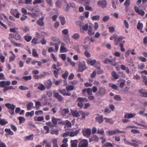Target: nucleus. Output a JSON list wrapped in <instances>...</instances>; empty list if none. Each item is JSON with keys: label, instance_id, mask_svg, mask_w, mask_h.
<instances>
[{"label": "nucleus", "instance_id": "393cba45", "mask_svg": "<svg viewBox=\"0 0 147 147\" xmlns=\"http://www.w3.org/2000/svg\"><path fill=\"white\" fill-rule=\"evenodd\" d=\"M38 85L37 88L41 91H43L45 90L46 88L45 85L42 83H39L37 84Z\"/></svg>", "mask_w": 147, "mask_h": 147}, {"label": "nucleus", "instance_id": "774afa93", "mask_svg": "<svg viewBox=\"0 0 147 147\" xmlns=\"http://www.w3.org/2000/svg\"><path fill=\"white\" fill-rule=\"evenodd\" d=\"M130 4V0H126L124 5L125 6H129Z\"/></svg>", "mask_w": 147, "mask_h": 147}, {"label": "nucleus", "instance_id": "49530a36", "mask_svg": "<svg viewBox=\"0 0 147 147\" xmlns=\"http://www.w3.org/2000/svg\"><path fill=\"white\" fill-rule=\"evenodd\" d=\"M24 38L25 40L27 42H30L32 39V37L30 36L25 35Z\"/></svg>", "mask_w": 147, "mask_h": 147}, {"label": "nucleus", "instance_id": "0eeeda50", "mask_svg": "<svg viewBox=\"0 0 147 147\" xmlns=\"http://www.w3.org/2000/svg\"><path fill=\"white\" fill-rule=\"evenodd\" d=\"M88 145V141L87 140L83 139L79 142L78 147H87Z\"/></svg>", "mask_w": 147, "mask_h": 147}, {"label": "nucleus", "instance_id": "ddd939ff", "mask_svg": "<svg viewBox=\"0 0 147 147\" xmlns=\"http://www.w3.org/2000/svg\"><path fill=\"white\" fill-rule=\"evenodd\" d=\"M10 13L12 15L14 16L16 18H19L20 13L18 12V10L17 9L11 10L10 11Z\"/></svg>", "mask_w": 147, "mask_h": 147}, {"label": "nucleus", "instance_id": "2eb2a0df", "mask_svg": "<svg viewBox=\"0 0 147 147\" xmlns=\"http://www.w3.org/2000/svg\"><path fill=\"white\" fill-rule=\"evenodd\" d=\"M134 9L135 12L138 13V14L142 16H143L145 14V12L142 10L140 9L139 8L136 6L134 7Z\"/></svg>", "mask_w": 147, "mask_h": 147}, {"label": "nucleus", "instance_id": "603ef678", "mask_svg": "<svg viewBox=\"0 0 147 147\" xmlns=\"http://www.w3.org/2000/svg\"><path fill=\"white\" fill-rule=\"evenodd\" d=\"M86 99V98L78 97L77 98V101L78 102L83 103Z\"/></svg>", "mask_w": 147, "mask_h": 147}, {"label": "nucleus", "instance_id": "680f3d73", "mask_svg": "<svg viewBox=\"0 0 147 147\" xmlns=\"http://www.w3.org/2000/svg\"><path fill=\"white\" fill-rule=\"evenodd\" d=\"M41 106V103L40 101H36L35 102V106L37 109H39Z\"/></svg>", "mask_w": 147, "mask_h": 147}, {"label": "nucleus", "instance_id": "f257e3e1", "mask_svg": "<svg viewBox=\"0 0 147 147\" xmlns=\"http://www.w3.org/2000/svg\"><path fill=\"white\" fill-rule=\"evenodd\" d=\"M76 24L80 26V30L81 32H83L84 31H87L88 29V34L90 36L92 35V24L89 23L86 24L85 25L82 26L83 25V22L81 21H79L76 22Z\"/></svg>", "mask_w": 147, "mask_h": 147}, {"label": "nucleus", "instance_id": "5701e85b", "mask_svg": "<svg viewBox=\"0 0 147 147\" xmlns=\"http://www.w3.org/2000/svg\"><path fill=\"white\" fill-rule=\"evenodd\" d=\"M80 129L76 130L75 131H71L69 133V136L71 137H73L76 136L80 132Z\"/></svg>", "mask_w": 147, "mask_h": 147}, {"label": "nucleus", "instance_id": "c756f323", "mask_svg": "<svg viewBox=\"0 0 147 147\" xmlns=\"http://www.w3.org/2000/svg\"><path fill=\"white\" fill-rule=\"evenodd\" d=\"M52 40L55 42L59 44L61 43V40L59 38L55 37H53L52 38Z\"/></svg>", "mask_w": 147, "mask_h": 147}, {"label": "nucleus", "instance_id": "052dcab7", "mask_svg": "<svg viewBox=\"0 0 147 147\" xmlns=\"http://www.w3.org/2000/svg\"><path fill=\"white\" fill-rule=\"evenodd\" d=\"M18 119L19 121V123L21 124L25 121V119L24 117H20Z\"/></svg>", "mask_w": 147, "mask_h": 147}, {"label": "nucleus", "instance_id": "423d86ee", "mask_svg": "<svg viewBox=\"0 0 147 147\" xmlns=\"http://www.w3.org/2000/svg\"><path fill=\"white\" fill-rule=\"evenodd\" d=\"M96 133L100 135H103L104 134V129L102 128L101 129H98L97 130L95 127L92 128V134Z\"/></svg>", "mask_w": 147, "mask_h": 147}, {"label": "nucleus", "instance_id": "bf43d9fd", "mask_svg": "<svg viewBox=\"0 0 147 147\" xmlns=\"http://www.w3.org/2000/svg\"><path fill=\"white\" fill-rule=\"evenodd\" d=\"M138 58L142 62H145L147 61L146 59L144 57L142 56H140L138 57Z\"/></svg>", "mask_w": 147, "mask_h": 147}, {"label": "nucleus", "instance_id": "e433bc0d", "mask_svg": "<svg viewBox=\"0 0 147 147\" xmlns=\"http://www.w3.org/2000/svg\"><path fill=\"white\" fill-rule=\"evenodd\" d=\"M33 105V103L32 102H29L27 105V110L28 111L32 109Z\"/></svg>", "mask_w": 147, "mask_h": 147}, {"label": "nucleus", "instance_id": "cd10ccee", "mask_svg": "<svg viewBox=\"0 0 147 147\" xmlns=\"http://www.w3.org/2000/svg\"><path fill=\"white\" fill-rule=\"evenodd\" d=\"M34 120L35 121H43V122H45V121H44V117L43 116L42 117H34Z\"/></svg>", "mask_w": 147, "mask_h": 147}, {"label": "nucleus", "instance_id": "79ce46f5", "mask_svg": "<svg viewBox=\"0 0 147 147\" xmlns=\"http://www.w3.org/2000/svg\"><path fill=\"white\" fill-rule=\"evenodd\" d=\"M32 54L33 56L35 57H38L39 55L37 53V51L35 49H34L32 50Z\"/></svg>", "mask_w": 147, "mask_h": 147}, {"label": "nucleus", "instance_id": "0e129e2a", "mask_svg": "<svg viewBox=\"0 0 147 147\" xmlns=\"http://www.w3.org/2000/svg\"><path fill=\"white\" fill-rule=\"evenodd\" d=\"M115 100H116L117 101H121L122 100L120 96L119 95H116L113 98Z\"/></svg>", "mask_w": 147, "mask_h": 147}, {"label": "nucleus", "instance_id": "9d476101", "mask_svg": "<svg viewBox=\"0 0 147 147\" xmlns=\"http://www.w3.org/2000/svg\"><path fill=\"white\" fill-rule=\"evenodd\" d=\"M44 84L46 87V88L49 89L51 88L53 83L51 80L49 79L45 81L44 82Z\"/></svg>", "mask_w": 147, "mask_h": 147}, {"label": "nucleus", "instance_id": "c03bdc74", "mask_svg": "<svg viewBox=\"0 0 147 147\" xmlns=\"http://www.w3.org/2000/svg\"><path fill=\"white\" fill-rule=\"evenodd\" d=\"M109 86L115 90H117L118 88L117 85L112 83L109 84Z\"/></svg>", "mask_w": 147, "mask_h": 147}, {"label": "nucleus", "instance_id": "412c9836", "mask_svg": "<svg viewBox=\"0 0 147 147\" xmlns=\"http://www.w3.org/2000/svg\"><path fill=\"white\" fill-rule=\"evenodd\" d=\"M60 51L61 53L66 52L67 51L66 48L65 47V44L63 42L61 43V45L60 49Z\"/></svg>", "mask_w": 147, "mask_h": 147}, {"label": "nucleus", "instance_id": "473e14b6", "mask_svg": "<svg viewBox=\"0 0 147 147\" xmlns=\"http://www.w3.org/2000/svg\"><path fill=\"white\" fill-rule=\"evenodd\" d=\"M121 69L123 70H126V71L127 74H129V70L128 67H126L125 65H121L120 66Z\"/></svg>", "mask_w": 147, "mask_h": 147}, {"label": "nucleus", "instance_id": "338daca9", "mask_svg": "<svg viewBox=\"0 0 147 147\" xmlns=\"http://www.w3.org/2000/svg\"><path fill=\"white\" fill-rule=\"evenodd\" d=\"M68 74H69L68 72L67 71H66L65 72V73L62 75V77L64 79H66L67 78Z\"/></svg>", "mask_w": 147, "mask_h": 147}, {"label": "nucleus", "instance_id": "58836bf2", "mask_svg": "<svg viewBox=\"0 0 147 147\" xmlns=\"http://www.w3.org/2000/svg\"><path fill=\"white\" fill-rule=\"evenodd\" d=\"M11 89L15 90V89L13 88L12 86H6L3 89V91L4 92H5L8 90Z\"/></svg>", "mask_w": 147, "mask_h": 147}, {"label": "nucleus", "instance_id": "7ed1b4c3", "mask_svg": "<svg viewBox=\"0 0 147 147\" xmlns=\"http://www.w3.org/2000/svg\"><path fill=\"white\" fill-rule=\"evenodd\" d=\"M5 106L8 109H10L8 111L9 112L11 115L14 114V109L16 106L13 104H11L9 103H7L5 104Z\"/></svg>", "mask_w": 147, "mask_h": 147}, {"label": "nucleus", "instance_id": "c85d7f7f", "mask_svg": "<svg viewBox=\"0 0 147 147\" xmlns=\"http://www.w3.org/2000/svg\"><path fill=\"white\" fill-rule=\"evenodd\" d=\"M52 122L53 123V124L54 126H56L57 123V121L60 120L59 119H57L55 118L54 117H52Z\"/></svg>", "mask_w": 147, "mask_h": 147}, {"label": "nucleus", "instance_id": "9b49d317", "mask_svg": "<svg viewBox=\"0 0 147 147\" xmlns=\"http://www.w3.org/2000/svg\"><path fill=\"white\" fill-rule=\"evenodd\" d=\"M140 96L141 97L147 98V92L146 90L141 89L138 90Z\"/></svg>", "mask_w": 147, "mask_h": 147}, {"label": "nucleus", "instance_id": "8fccbe9b", "mask_svg": "<svg viewBox=\"0 0 147 147\" xmlns=\"http://www.w3.org/2000/svg\"><path fill=\"white\" fill-rule=\"evenodd\" d=\"M113 37L115 38L114 42L115 45H117L119 44V41L117 39V35L116 34H114L113 35Z\"/></svg>", "mask_w": 147, "mask_h": 147}, {"label": "nucleus", "instance_id": "f8f14e48", "mask_svg": "<svg viewBox=\"0 0 147 147\" xmlns=\"http://www.w3.org/2000/svg\"><path fill=\"white\" fill-rule=\"evenodd\" d=\"M9 35L12 36V37L14 38L16 40H20L21 39V37L17 32L14 33L13 34L12 33L9 34Z\"/></svg>", "mask_w": 147, "mask_h": 147}, {"label": "nucleus", "instance_id": "f704fd0d", "mask_svg": "<svg viewBox=\"0 0 147 147\" xmlns=\"http://www.w3.org/2000/svg\"><path fill=\"white\" fill-rule=\"evenodd\" d=\"M34 115V111L33 110L31 111L30 112H27L26 113V117H32Z\"/></svg>", "mask_w": 147, "mask_h": 147}, {"label": "nucleus", "instance_id": "37998d69", "mask_svg": "<svg viewBox=\"0 0 147 147\" xmlns=\"http://www.w3.org/2000/svg\"><path fill=\"white\" fill-rule=\"evenodd\" d=\"M115 145L114 144H111L109 142H107L105 143L103 146V147H112L114 146Z\"/></svg>", "mask_w": 147, "mask_h": 147}, {"label": "nucleus", "instance_id": "7c9ffc66", "mask_svg": "<svg viewBox=\"0 0 147 147\" xmlns=\"http://www.w3.org/2000/svg\"><path fill=\"white\" fill-rule=\"evenodd\" d=\"M51 142L53 144V147H59L57 144V139H53L51 140Z\"/></svg>", "mask_w": 147, "mask_h": 147}, {"label": "nucleus", "instance_id": "6e6552de", "mask_svg": "<svg viewBox=\"0 0 147 147\" xmlns=\"http://www.w3.org/2000/svg\"><path fill=\"white\" fill-rule=\"evenodd\" d=\"M87 68L85 63H80L79 64L78 72H82Z\"/></svg>", "mask_w": 147, "mask_h": 147}, {"label": "nucleus", "instance_id": "13d9d810", "mask_svg": "<svg viewBox=\"0 0 147 147\" xmlns=\"http://www.w3.org/2000/svg\"><path fill=\"white\" fill-rule=\"evenodd\" d=\"M95 71L96 72L99 74H102L103 72L102 70L101 69L100 67L99 68H96L95 69Z\"/></svg>", "mask_w": 147, "mask_h": 147}, {"label": "nucleus", "instance_id": "e2e57ef3", "mask_svg": "<svg viewBox=\"0 0 147 147\" xmlns=\"http://www.w3.org/2000/svg\"><path fill=\"white\" fill-rule=\"evenodd\" d=\"M42 0H34L33 2V4L35 5L37 4L42 3Z\"/></svg>", "mask_w": 147, "mask_h": 147}, {"label": "nucleus", "instance_id": "b1692460", "mask_svg": "<svg viewBox=\"0 0 147 147\" xmlns=\"http://www.w3.org/2000/svg\"><path fill=\"white\" fill-rule=\"evenodd\" d=\"M93 65L94 67L96 68H99L100 67V63L96 61V60H92V66Z\"/></svg>", "mask_w": 147, "mask_h": 147}, {"label": "nucleus", "instance_id": "a19ab883", "mask_svg": "<svg viewBox=\"0 0 147 147\" xmlns=\"http://www.w3.org/2000/svg\"><path fill=\"white\" fill-rule=\"evenodd\" d=\"M71 113L72 115L75 117H79V113L76 111H71Z\"/></svg>", "mask_w": 147, "mask_h": 147}, {"label": "nucleus", "instance_id": "4c0bfd02", "mask_svg": "<svg viewBox=\"0 0 147 147\" xmlns=\"http://www.w3.org/2000/svg\"><path fill=\"white\" fill-rule=\"evenodd\" d=\"M104 119L105 120V122L107 123H109L110 124H112L114 123V121L112 119L110 118H108L106 117H104Z\"/></svg>", "mask_w": 147, "mask_h": 147}, {"label": "nucleus", "instance_id": "6ab92c4d", "mask_svg": "<svg viewBox=\"0 0 147 147\" xmlns=\"http://www.w3.org/2000/svg\"><path fill=\"white\" fill-rule=\"evenodd\" d=\"M100 96H102L106 94V89L103 87L100 88L98 92Z\"/></svg>", "mask_w": 147, "mask_h": 147}, {"label": "nucleus", "instance_id": "a878e982", "mask_svg": "<svg viewBox=\"0 0 147 147\" xmlns=\"http://www.w3.org/2000/svg\"><path fill=\"white\" fill-rule=\"evenodd\" d=\"M71 147H77L78 141L76 140H72L70 141Z\"/></svg>", "mask_w": 147, "mask_h": 147}, {"label": "nucleus", "instance_id": "a18cd8bd", "mask_svg": "<svg viewBox=\"0 0 147 147\" xmlns=\"http://www.w3.org/2000/svg\"><path fill=\"white\" fill-rule=\"evenodd\" d=\"M111 76L115 79H117L119 78V76L115 72L113 71L111 73Z\"/></svg>", "mask_w": 147, "mask_h": 147}, {"label": "nucleus", "instance_id": "ea45409f", "mask_svg": "<svg viewBox=\"0 0 147 147\" xmlns=\"http://www.w3.org/2000/svg\"><path fill=\"white\" fill-rule=\"evenodd\" d=\"M80 36L78 33H75L73 34L71 36V37L75 40H78L80 38Z\"/></svg>", "mask_w": 147, "mask_h": 147}, {"label": "nucleus", "instance_id": "c9c22d12", "mask_svg": "<svg viewBox=\"0 0 147 147\" xmlns=\"http://www.w3.org/2000/svg\"><path fill=\"white\" fill-rule=\"evenodd\" d=\"M80 3L84 5H88L90 3V0H80Z\"/></svg>", "mask_w": 147, "mask_h": 147}, {"label": "nucleus", "instance_id": "bb28decb", "mask_svg": "<svg viewBox=\"0 0 147 147\" xmlns=\"http://www.w3.org/2000/svg\"><path fill=\"white\" fill-rule=\"evenodd\" d=\"M104 118L102 116H99L96 118V121L98 122L99 124L102 123L103 121Z\"/></svg>", "mask_w": 147, "mask_h": 147}, {"label": "nucleus", "instance_id": "4468645a", "mask_svg": "<svg viewBox=\"0 0 147 147\" xmlns=\"http://www.w3.org/2000/svg\"><path fill=\"white\" fill-rule=\"evenodd\" d=\"M11 82L9 81L0 82V87L5 88L6 86H9L11 84Z\"/></svg>", "mask_w": 147, "mask_h": 147}, {"label": "nucleus", "instance_id": "09e8293b", "mask_svg": "<svg viewBox=\"0 0 147 147\" xmlns=\"http://www.w3.org/2000/svg\"><path fill=\"white\" fill-rule=\"evenodd\" d=\"M113 60L110 59L108 58H107L104 61V63L105 64H108L109 63H111L113 64Z\"/></svg>", "mask_w": 147, "mask_h": 147}, {"label": "nucleus", "instance_id": "4d7b16f0", "mask_svg": "<svg viewBox=\"0 0 147 147\" xmlns=\"http://www.w3.org/2000/svg\"><path fill=\"white\" fill-rule=\"evenodd\" d=\"M135 124L138 125L142 126L145 127L147 128V126L145 125H144V122L143 121H141L140 122V123H138L137 122H136L135 123Z\"/></svg>", "mask_w": 147, "mask_h": 147}, {"label": "nucleus", "instance_id": "3c124183", "mask_svg": "<svg viewBox=\"0 0 147 147\" xmlns=\"http://www.w3.org/2000/svg\"><path fill=\"white\" fill-rule=\"evenodd\" d=\"M66 91L68 92L69 90H73L74 88V86L72 85H69L66 87Z\"/></svg>", "mask_w": 147, "mask_h": 147}, {"label": "nucleus", "instance_id": "4be33fe9", "mask_svg": "<svg viewBox=\"0 0 147 147\" xmlns=\"http://www.w3.org/2000/svg\"><path fill=\"white\" fill-rule=\"evenodd\" d=\"M44 18L43 17H41V18L39 19L37 21V24L40 26H44V23L43 22V20Z\"/></svg>", "mask_w": 147, "mask_h": 147}, {"label": "nucleus", "instance_id": "72a5a7b5", "mask_svg": "<svg viewBox=\"0 0 147 147\" xmlns=\"http://www.w3.org/2000/svg\"><path fill=\"white\" fill-rule=\"evenodd\" d=\"M60 21L61 22V24L62 25H64L65 23V19L64 16H60L59 17Z\"/></svg>", "mask_w": 147, "mask_h": 147}, {"label": "nucleus", "instance_id": "a211bd4d", "mask_svg": "<svg viewBox=\"0 0 147 147\" xmlns=\"http://www.w3.org/2000/svg\"><path fill=\"white\" fill-rule=\"evenodd\" d=\"M59 92L64 96H70L71 94L69 92H67L65 89H59Z\"/></svg>", "mask_w": 147, "mask_h": 147}, {"label": "nucleus", "instance_id": "69168bd1", "mask_svg": "<svg viewBox=\"0 0 147 147\" xmlns=\"http://www.w3.org/2000/svg\"><path fill=\"white\" fill-rule=\"evenodd\" d=\"M33 134H31L28 136L26 137V140H32L33 139Z\"/></svg>", "mask_w": 147, "mask_h": 147}, {"label": "nucleus", "instance_id": "5fc2aeb1", "mask_svg": "<svg viewBox=\"0 0 147 147\" xmlns=\"http://www.w3.org/2000/svg\"><path fill=\"white\" fill-rule=\"evenodd\" d=\"M32 79V76H25L23 77L22 78V79L23 80L26 81L28 80H31Z\"/></svg>", "mask_w": 147, "mask_h": 147}, {"label": "nucleus", "instance_id": "2f4dec72", "mask_svg": "<svg viewBox=\"0 0 147 147\" xmlns=\"http://www.w3.org/2000/svg\"><path fill=\"white\" fill-rule=\"evenodd\" d=\"M8 122L5 119H0V125L4 126L5 125L8 123Z\"/></svg>", "mask_w": 147, "mask_h": 147}, {"label": "nucleus", "instance_id": "f3484780", "mask_svg": "<svg viewBox=\"0 0 147 147\" xmlns=\"http://www.w3.org/2000/svg\"><path fill=\"white\" fill-rule=\"evenodd\" d=\"M136 114L135 113H127L124 115V117L126 119L131 118L135 117Z\"/></svg>", "mask_w": 147, "mask_h": 147}, {"label": "nucleus", "instance_id": "20e7f679", "mask_svg": "<svg viewBox=\"0 0 147 147\" xmlns=\"http://www.w3.org/2000/svg\"><path fill=\"white\" fill-rule=\"evenodd\" d=\"M82 133L84 136L89 138L91 134V130L89 128H84L83 130Z\"/></svg>", "mask_w": 147, "mask_h": 147}, {"label": "nucleus", "instance_id": "39448f33", "mask_svg": "<svg viewBox=\"0 0 147 147\" xmlns=\"http://www.w3.org/2000/svg\"><path fill=\"white\" fill-rule=\"evenodd\" d=\"M60 115L62 117H64L66 116L69 112V111L68 108L63 109L61 108L60 109Z\"/></svg>", "mask_w": 147, "mask_h": 147}, {"label": "nucleus", "instance_id": "aec40b11", "mask_svg": "<svg viewBox=\"0 0 147 147\" xmlns=\"http://www.w3.org/2000/svg\"><path fill=\"white\" fill-rule=\"evenodd\" d=\"M54 96L58 99L59 102H61L62 101L63 98V97L60 95L57 92L55 93Z\"/></svg>", "mask_w": 147, "mask_h": 147}, {"label": "nucleus", "instance_id": "f03ea898", "mask_svg": "<svg viewBox=\"0 0 147 147\" xmlns=\"http://www.w3.org/2000/svg\"><path fill=\"white\" fill-rule=\"evenodd\" d=\"M5 106L8 109H10L8 111L9 112L11 115L14 114V109L16 106L13 104H11L9 103H7L5 104Z\"/></svg>", "mask_w": 147, "mask_h": 147}, {"label": "nucleus", "instance_id": "dca6fc26", "mask_svg": "<svg viewBox=\"0 0 147 147\" xmlns=\"http://www.w3.org/2000/svg\"><path fill=\"white\" fill-rule=\"evenodd\" d=\"M98 4L102 8L105 7L107 6V2L105 0H102L98 2Z\"/></svg>", "mask_w": 147, "mask_h": 147}, {"label": "nucleus", "instance_id": "6e6d98bb", "mask_svg": "<svg viewBox=\"0 0 147 147\" xmlns=\"http://www.w3.org/2000/svg\"><path fill=\"white\" fill-rule=\"evenodd\" d=\"M143 27V24L142 23L138 22L137 25V29L138 30H142Z\"/></svg>", "mask_w": 147, "mask_h": 147}, {"label": "nucleus", "instance_id": "de8ad7c7", "mask_svg": "<svg viewBox=\"0 0 147 147\" xmlns=\"http://www.w3.org/2000/svg\"><path fill=\"white\" fill-rule=\"evenodd\" d=\"M61 1L59 0H57L55 3V5L56 8L58 9L59 8L61 7Z\"/></svg>", "mask_w": 147, "mask_h": 147}, {"label": "nucleus", "instance_id": "1a4fd4ad", "mask_svg": "<svg viewBox=\"0 0 147 147\" xmlns=\"http://www.w3.org/2000/svg\"><path fill=\"white\" fill-rule=\"evenodd\" d=\"M124 133L125 132L124 131H120L118 129H116L115 130H109L108 131V134L110 136H112L115 134L118 133Z\"/></svg>", "mask_w": 147, "mask_h": 147}, {"label": "nucleus", "instance_id": "864d4df0", "mask_svg": "<svg viewBox=\"0 0 147 147\" xmlns=\"http://www.w3.org/2000/svg\"><path fill=\"white\" fill-rule=\"evenodd\" d=\"M65 3L66 4V7L64 8V10L66 11H69V8L70 7V4L69 3H67L66 1H65Z\"/></svg>", "mask_w": 147, "mask_h": 147}]
</instances>
